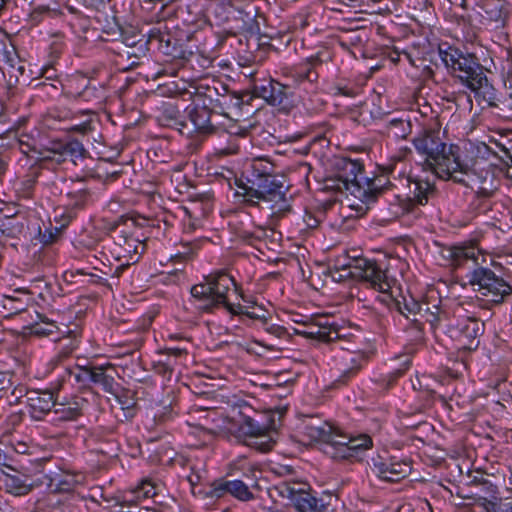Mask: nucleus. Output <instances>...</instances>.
<instances>
[{
	"mask_svg": "<svg viewBox=\"0 0 512 512\" xmlns=\"http://www.w3.org/2000/svg\"><path fill=\"white\" fill-rule=\"evenodd\" d=\"M442 59L453 74L475 92L476 97L487 103L488 106H498L495 90L488 82L483 66L474 55H464L458 50H454L445 52Z\"/></svg>",
	"mask_w": 512,
	"mask_h": 512,
	"instance_id": "obj_1",
	"label": "nucleus"
},
{
	"mask_svg": "<svg viewBox=\"0 0 512 512\" xmlns=\"http://www.w3.org/2000/svg\"><path fill=\"white\" fill-rule=\"evenodd\" d=\"M248 183L250 185L242 186L243 195L248 203H262V209L269 211L270 216L276 219L290 212L291 205L286 197L287 187L282 175L248 179Z\"/></svg>",
	"mask_w": 512,
	"mask_h": 512,
	"instance_id": "obj_2",
	"label": "nucleus"
},
{
	"mask_svg": "<svg viewBox=\"0 0 512 512\" xmlns=\"http://www.w3.org/2000/svg\"><path fill=\"white\" fill-rule=\"evenodd\" d=\"M415 149L425 155L423 169L433 174L447 175L449 164H454V146H448L439 130L425 129L413 140Z\"/></svg>",
	"mask_w": 512,
	"mask_h": 512,
	"instance_id": "obj_3",
	"label": "nucleus"
},
{
	"mask_svg": "<svg viewBox=\"0 0 512 512\" xmlns=\"http://www.w3.org/2000/svg\"><path fill=\"white\" fill-rule=\"evenodd\" d=\"M162 26V76H175L177 71L183 67L186 59V52L183 49L185 32L180 29L178 18L163 22Z\"/></svg>",
	"mask_w": 512,
	"mask_h": 512,
	"instance_id": "obj_4",
	"label": "nucleus"
},
{
	"mask_svg": "<svg viewBox=\"0 0 512 512\" xmlns=\"http://www.w3.org/2000/svg\"><path fill=\"white\" fill-rule=\"evenodd\" d=\"M236 288V283L228 274L220 271L215 275L206 277L205 283L196 284L191 288L193 297L207 301L210 306L223 305L229 312L233 314L240 313L241 306L237 308L228 301V292L231 287Z\"/></svg>",
	"mask_w": 512,
	"mask_h": 512,
	"instance_id": "obj_5",
	"label": "nucleus"
},
{
	"mask_svg": "<svg viewBox=\"0 0 512 512\" xmlns=\"http://www.w3.org/2000/svg\"><path fill=\"white\" fill-rule=\"evenodd\" d=\"M468 281L481 299L492 304H501L512 294V286L488 268H475Z\"/></svg>",
	"mask_w": 512,
	"mask_h": 512,
	"instance_id": "obj_6",
	"label": "nucleus"
},
{
	"mask_svg": "<svg viewBox=\"0 0 512 512\" xmlns=\"http://www.w3.org/2000/svg\"><path fill=\"white\" fill-rule=\"evenodd\" d=\"M156 219H150L139 214H129L122 215L118 218V220L109 222L105 227L109 232L116 233L114 237L117 244L122 246L123 244H127L129 248L133 247L134 252L138 253L137 248L141 243V240L136 237V230L138 227H152L155 228L157 225L155 224ZM127 252H131L130 249L126 250Z\"/></svg>",
	"mask_w": 512,
	"mask_h": 512,
	"instance_id": "obj_7",
	"label": "nucleus"
},
{
	"mask_svg": "<svg viewBox=\"0 0 512 512\" xmlns=\"http://www.w3.org/2000/svg\"><path fill=\"white\" fill-rule=\"evenodd\" d=\"M484 331V321L474 314L462 315L460 312H457L456 322L449 327L450 336L458 342L460 349L467 351L478 348Z\"/></svg>",
	"mask_w": 512,
	"mask_h": 512,
	"instance_id": "obj_8",
	"label": "nucleus"
},
{
	"mask_svg": "<svg viewBox=\"0 0 512 512\" xmlns=\"http://www.w3.org/2000/svg\"><path fill=\"white\" fill-rule=\"evenodd\" d=\"M346 267L349 269L350 276L368 282L372 288L382 293H387L391 288L385 271L376 261L357 258L353 260V264Z\"/></svg>",
	"mask_w": 512,
	"mask_h": 512,
	"instance_id": "obj_9",
	"label": "nucleus"
},
{
	"mask_svg": "<svg viewBox=\"0 0 512 512\" xmlns=\"http://www.w3.org/2000/svg\"><path fill=\"white\" fill-rule=\"evenodd\" d=\"M191 98L170 97L162 100V126L174 128L182 134V128L186 127L185 111Z\"/></svg>",
	"mask_w": 512,
	"mask_h": 512,
	"instance_id": "obj_10",
	"label": "nucleus"
},
{
	"mask_svg": "<svg viewBox=\"0 0 512 512\" xmlns=\"http://www.w3.org/2000/svg\"><path fill=\"white\" fill-rule=\"evenodd\" d=\"M343 169L348 172V175L345 177L338 175L326 180L325 188L340 193L349 192L357 196V193H361L360 181L357 178V172L361 171V166L355 161L346 160L343 162Z\"/></svg>",
	"mask_w": 512,
	"mask_h": 512,
	"instance_id": "obj_11",
	"label": "nucleus"
},
{
	"mask_svg": "<svg viewBox=\"0 0 512 512\" xmlns=\"http://www.w3.org/2000/svg\"><path fill=\"white\" fill-rule=\"evenodd\" d=\"M467 186L474 189L478 196L490 197L498 190L499 180L490 169H473L469 178L465 180Z\"/></svg>",
	"mask_w": 512,
	"mask_h": 512,
	"instance_id": "obj_12",
	"label": "nucleus"
},
{
	"mask_svg": "<svg viewBox=\"0 0 512 512\" xmlns=\"http://www.w3.org/2000/svg\"><path fill=\"white\" fill-rule=\"evenodd\" d=\"M286 90L285 85L276 81H269L267 85L259 88V96L269 104L279 107L280 110L289 111L293 104Z\"/></svg>",
	"mask_w": 512,
	"mask_h": 512,
	"instance_id": "obj_13",
	"label": "nucleus"
},
{
	"mask_svg": "<svg viewBox=\"0 0 512 512\" xmlns=\"http://www.w3.org/2000/svg\"><path fill=\"white\" fill-rule=\"evenodd\" d=\"M57 401L58 396L51 391H31L27 396L31 415L35 419H41L43 415L50 412Z\"/></svg>",
	"mask_w": 512,
	"mask_h": 512,
	"instance_id": "obj_14",
	"label": "nucleus"
},
{
	"mask_svg": "<svg viewBox=\"0 0 512 512\" xmlns=\"http://www.w3.org/2000/svg\"><path fill=\"white\" fill-rule=\"evenodd\" d=\"M482 17L494 24L496 28L503 27L508 18V10L503 0H482Z\"/></svg>",
	"mask_w": 512,
	"mask_h": 512,
	"instance_id": "obj_15",
	"label": "nucleus"
},
{
	"mask_svg": "<svg viewBox=\"0 0 512 512\" xmlns=\"http://www.w3.org/2000/svg\"><path fill=\"white\" fill-rule=\"evenodd\" d=\"M297 333L322 342H333L340 338L338 329L327 322L318 321L306 326L305 330H297Z\"/></svg>",
	"mask_w": 512,
	"mask_h": 512,
	"instance_id": "obj_16",
	"label": "nucleus"
},
{
	"mask_svg": "<svg viewBox=\"0 0 512 512\" xmlns=\"http://www.w3.org/2000/svg\"><path fill=\"white\" fill-rule=\"evenodd\" d=\"M78 380H89L103 387L104 391L112 392L114 377L107 373L104 367H85L81 370V374L77 376Z\"/></svg>",
	"mask_w": 512,
	"mask_h": 512,
	"instance_id": "obj_17",
	"label": "nucleus"
},
{
	"mask_svg": "<svg viewBox=\"0 0 512 512\" xmlns=\"http://www.w3.org/2000/svg\"><path fill=\"white\" fill-rule=\"evenodd\" d=\"M244 409L245 411L238 410L237 414L234 413L231 417V421L238 426L239 432L248 436L250 439L266 428L260 426L252 416L247 414V412L251 411L250 407H245ZM234 412L236 411L234 410Z\"/></svg>",
	"mask_w": 512,
	"mask_h": 512,
	"instance_id": "obj_18",
	"label": "nucleus"
},
{
	"mask_svg": "<svg viewBox=\"0 0 512 512\" xmlns=\"http://www.w3.org/2000/svg\"><path fill=\"white\" fill-rule=\"evenodd\" d=\"M4 485L9 493L17 496L26 495L33 488V483L30 477L19 472H15V474H6Z\"/></svg>",
	"mask_w": 512,
	"mask_h": 512,
	"instance_id": "obj_19",
	"label": "nucleus"
},
{
	"mask_svg": "<svg viewBox=\"0 0 512 512\" xmlns=\"http://www.w3.org/2000/svg\"><path fill=\"white\" fill-rule=\"evenodd\" d=\"M332 426L327 422L310 419L303 426L304 434L308 436L311 441L327 442L331 438Z\"/></svg>",
	"mask_w": 512,
	"mask_h": 512,
	"instance_id": "obj_20",
	"label": "nucleus"
},
{
	"mask_svg": "<svg viewBox=\"0 0 512 512\" xmlns=\"http://www.w3.org/2000/svg\"><path fill=\"white\" fill-rule=\"evenodd\" d=\"M36 320L28 325L23 326V330L30 335L38 337H46L57 332L58 327L54 321H49L47 317L35 312Z\"/></svg>",
	"mask_w": 512,
	"mask_h": 512,
	"instance_id": "obj_21",
	"label": "nucleus"
},
{
	"mask_svg": "<svg viewBox=\"0 0 512 512\" xmlns=\"http://www.w3.org/2000/svg\"><path fill=\"white\" fill-rule=\"evenodd\" d=\"M454 164H449L448 171H444L447 175L435 174L438 178L443 180L452 179L455 182L462 183L467 186L466 179L469 178V174L473 173V169H468L461 165L458 156L453 154Z\"/></svg>",
	"mask_w": 512,
	"mask_h": 512,
	"instance_id": "obj_22",
	"label": "nucleus"
},
{
	"mask_svg": "<svg viewBox=\"0 0 512 512\" xmlns=\"http://www.w3.org/2000/svg\"><path fill=\"white\" fill-rule=\"evenodd\" d=\"M53 151L60 156H69L73 163H75L76 159L83 158L86 153L82 143L77 140L53 143Z\"/></svg>",
	"mask_w": 512,
	"mask_h": 512,
	"instance_id": "obj_23",
	"label": "nucleus"
},
{
	"mask_svg": "<svg viewBox=\"0 0 512 512\" xmlns=\"http://www.w3.org/2000/svg\"><path fill=\"white\" fill-rule=\"evenodd\" d=\"M292 495V499L296 509L299 512H323V505H319L318 500L313 497L311 494L306 492H299L294 494V492L290 491Z\"/></svg>",
	"mask_w": 512,
	"mask_h": 512,
	"instance_id": "obj_24",
	"label": "nucleus"
},
{
	"mask_svg": "<svg viewBox=\"0 0 512 512\" xmlns=\"http://www.w3.org/2000/svg\"><path fill=\"white\" fill-rule=\"evenodd\" d=\"M411 467L406 462H395L380 470V477L388 482H398L410 473Z\"/></svg>",
	"mask_w": 512,
	"mask_h": 512,
	"instance_id": "obj_25",
	"label": "nucleus"
},
{
	"mask_svg": "<svg viewBox=\"0 0 512 512\" xmlns=\"http://www.w3.org/2000/svg\"><path fill=\"white\" fill-rule=\"evenodd\" d=\"M479 255L480 250L473 245L456 247L452 251V261L455 266H462L469 261L478 265Z\"/></svg>",
	"mask_w": 512,
	"mask_h": 512,
	"instance_id": "obj_26",
	"label": "nucleus"
},
{
	"mask_svg": "<svg viewBox=\"0 0 512 512\" xmlns=\"http://www.w3.org/2000/svg\"><path fill=\"white\" fill-rule=\"evenodd\" d=\"M84 179H79L77 181L71 180L69 184L66 185V195L74 200L75 207H83L89 197V190L86 187H82V182Z\"/></svg>",
	"mask_w": 512,
	"mask_h": 512,
	"instance_id": "obj_27",
	"label": "nucleus"
},
{
	"mask_svg": "<svg viewBox=\"0 0 512 512\" xmlns=\"http://www.w3.org/2000/svg\"><path fill=\"white\" fill-rule=\"evenodd\" d=\"M101 34L99 38L103 41L118 42L119 36L123 35V28L118 23L115 16L105 18V23L101 25Z\"/></svg>",
	"mask_w": 512,
	"mask_h": 512,
	"instance_id": "obj_28",
	"label": "nucleus"
},
{
	"mask_svg": "<svg viewBox=\"0 0 512 512\" xmlns=\"http://www.w3.org/2000/svg\"><path fill=\"white\" fill-rule=\"evenodd\" d=\"M275 166L273 163L264 158L254 159L251 164V172L248 179L268 178L275 176Z\"/></svg>",
	"mask_w": 512,
	"mask_h": 512,
	"instance_id": "obj_29",
	"label": "nucleus"
},
{
	"mask_svg": "<svg viewBox=\"0 0 512 512\" xmlns=\"http://www.w3.org/2000/svg\"><path fill=\"white\" fill-rule=\"evenodd\" d=\"M414 185V200L420 205L427 204L436 194L435 186L428 181H416Z\"/></svg>",
	"mask_w": 512,
	"mask_h": 512,
	"instance_id": "obj_30",
	"label": "nucleus"
},
{
	"mask_svg": "<svg viewBox=\"0 0 512 512\" xmlns=\"http://www.w3.org/2000/svg\"><path fill=\"white\" fill-rule=\"evenodd\" d=\"M367 180V189L363 191V195H367L369 198L376 199V197L382 193L387 186L390 184L388 177L384 174L378 175L373 179Z\"/></svg>",
	"mask_w": 512,
	"mask_h": 512,
	"instance_id": "obj_31",
	"label": "nucleus"
},
{
	"mask_svg": "<svg viewBox=\"0 0 512 512\" xmlns=\"http://www.w3.org/2000/svg\"><path fill=\"white\" fill-rule=\"evenodd\" d=\"M189 120L196 130L205 131L210 127V112L205 108H194L189 112Z\"/></svg>",
	"mask_w": 512,
	"mask_h": 512,
	"instance_id": "obj_32",
	"label": "nucleus"
},
{
	"mask_svg": "<svg viewBox=\"0 0 512 512\" xmlns=\"http://www.w3.org/2000/svg\"><path fill=\"white\" fill-rule=\"evenodd\" d=\"M249 445L261 452H269L275 445L273 437L265 430L249 439Z\"/></svg>",
	"mask_w": 512,
	"mask_h": 512,
	"instance_id": "obj_33",
	"label": "nucleus"
},
{
	"mask_svg": "<svg viewBox=\"0 0 512 512\" xmlns=\"http://www.w3.org/2000/svg\"><path fill=\"white\" fill-rule=\"evenodd\" d=\"M162 96L169 99L170 97L191 98V93L185 87H180L175 81H166L162 83Z\"/></svg>",
	"mask_w": 512,
	"mask_h": 512,
	"instance_id": "obj_34",
	"label": "nucleus"
},
{
	"mask_svg": "<svg viewBox=\"0 0 512 512\" xmlns=\"http://www.w3.org/2000/svg\"><path fill=\"white\" fill-rule=\"evenodd\" d=\"M387 128L391 136L404 139L410 132V123L402 119H392Z\"/></svg>",
	"mask_w": 512,
	"mask_h": 512,
	"instance_id": "obj_35",
	"label": "nucleus"
},
{
	"mask_svg": "<svg viewBox=\"0 0 512 512\" xmlns=\"http://www.w3.org/2000/svg\"><path fill=\"white\" fill-rule=\"evenodd\" d=\"M137 498H153L157 496L158 490L157 485L148 479L143 480L133 491Z\"/></svg>",
	"mask_w": 512,
	"mask_h": 512,
	"instance_id": "obj_36",
	"label": "nucleus"
},
{
	"mask_svg": "<svg viewBox=\"0 0 512 512\" xmlns=\"http://www.w3.org/2000/svg\"><path fill=\"white\" fill-rule=\"evenodd\" d=\"M229 494L234 497L246 501L253 497V494L249 491L248 487L240 480L229 481Z\"/></svg>",
	"mask_w": 512,
	"mask_h": 512,
	"instance_id": "obj_37",
	"label": "nucleus"
},
{
	"mask_svg": "<svg viewBox=\"0 0 512 512\" xmlns=\"http://www.w3.org/2000/svg\"><path fill=\"white\" fill-rule=\"evenodd\" d=\"M140 41V34L133 27L123 28V35L119 36L118 44L125 45L126 48H134Z\"/></svg>",
	"mask_w": 512,
	"mask_h": 512,
	"instance_id": "obj_38",
	"label": "nucleus"
},
{
	"mask_svg": "<svg viewBox=\"0 0 512 512\" xmlns=\"http://www.w3.org/2000/svg\"><path fill=\"white\" fill-rule=\"evenodd\" d=\"M76 481L72 476H65L60 479H53L50 486L55 492H72L75 488Z\"/></svg>",
	"mask_w": 512,
	"mask_h": 512,
	"instance_id": "obj_39",
	"label": "nucleus"
},
{
	"mask_svg": "<svg viewBox=\"0 0 512 512\" xmlns=\"http://www.w3.org/2000/svg\"><path fill=\"white\" fill-rule=\"evenodd\" d=\"M372 445V439L368 435H361L357 438H349L347 449L352 451L366 450Z\"/></svg>",
	"mask_w": 512,
	"mask_h": 512,
	"instance_id": "obj_40",
	"label": "nucleus"
},
{
	"mask_svg": "<svg viewBox=\"0 0 512 512\" xmlns=\"http://www.w3.org/2000/svg\"><path fill=\"white\" fill-rule=\"evenodd\" d=\"M291 76L298 83H302L304 81L315 82L318 78V73L311 68H299L295 70Z\"/></svg>",
	"mask_w": 512,
	"mask_h": 512,
	"instance_id": "obj_41",
	"label": "nucleus"
},
{
	"mask_svg": "<svg viewBox=\"0 0 512 512\" xmlns=\"http://www.w3.org/2000/svg\"><path fill=\"white\" fill-rule=\"evenodd\" d=\"M229 481H215L211 484L210 490L206 492V495L213 498H221L226 494H229Z\"/></svg>",
	"mask_w": 512,
	"mask_h": 512,
	"instance_id": "obj_42",
	"label": "nucleus"
},
{
	"mask_svg": "<svg viewBox=\"0 0 512 512\" xmlns=\"http://www.w3.org/2000/svg\"><path fill=\"white\" fill-rule=\"evenodd\" d=\"M207 412L208 414L205 416V419L208 418V415L211 413V411H209L207 408H198L194 411V413H189V419L187 420L188 424L191 425V426H195V427H198L200 429H202L203 431L205 432H213V429L210 428V427H207L205 423H202L201 422V417L198 419L196 417V413H205ZM212 413H214V411H212Z\"/></svg>",
	"mask_w": 512,
	"mask_h": 512,
	"instance_id": "obj_43",
	"label": "nucleus"
},
{
	"mask_svg": "<svg viewBox=\"0 0 512 512\" xmlns=\"http://www.w3.org/2000/svg\"><path fill=\"white\" fill-rule=\"evenodd\" d=\"M36 183L35 176H28L26 179L21 181L17 192L23 198H31Z\"/></svg>",
	"mask_w": 512,
	"mask_h": 512,
	"instance_id": "obj_44",
	"label": "nucleus"
},
{
	"mask_svg": "<svg viewBox=\"0 0 512 512\" xmlns=\"http://www.w3.org/2000/svg\"><path fill=\"white\" fill-rule=\"evenodd\" d=\"M56 412L58 413L60 412V410H56ZM61 413V419L63 420H75L82 414L81 408L78 406L77 403H75V406L73 407L69 406L67 408H63L61 410Z\"/></svg>",
	"mask_w": 512,
	"mask_h": 512,
	"instance_id": "obj_45",
	"label": "nucleus"
},
{
	"mask_svg": "<svg viewBox=\"0 0 512 512\" xmlns=\"http://www.w3.org/2000/svg\"><path fill=\"white\" fill-rule=\"evenodd\" d=\"M495 145L499 149V151H494L495 155H497L500 160L505 163L506 166L510 164L509 156H512V146L508 147L505 144L497 142Z\"/></svg>",
	"mask_w": 512,
	"mask_h": 512,
	"instance_id": "obj_46",
	"label": "nucleus"
},
{
	"mask_svg": "<svg viewBox=\"0 0 512 512\" xmlns=\"http://www.w3.org/2000/svg\"><path fill=\"white\" fill-rule=\"evenodd\" d=\"M15 222V219H10L7 223V225H5V229H4V232H7L8 235L10 236H16V234H19L22 232L23 230V223H20V222Z\"/></svg>",
	"mask_w": 512,
	"mask_h": 512,
	"instance_id": "obj_47",
	"label": "nucleus"
},
{
	"mask_svg": "<svg viewBox=\"0 0 512 512\" xmlns=\"http://www.w3.org/2000/svg\"><path fill=\"white\" fill-rule=\"evenodd\" d=\"M331 438L332 439L327 440L326 443L332 444L334 446L340 445L347 447L348 438L344 435L339 434L334 428H332L331 430Z\"/></svg>",
	"mask_w": 512,
	"mask_h": 512,
	"instance_id": "obj_48",
	"label": "nucleus"
},
{
	"mask_svg": "<svg viewBox=\"0 0 512 512\" xmlns=\"http://www.w3.org/2000/svg\"><path fill=\"white\" fill-rule=\"evenodd\" d=\"M175 403H176V402H175V398H174V396L170 397V396L168 395V405H167V406L165 405V406L163 407V410H162V421H163L164 419H171V418H172V414H173V409H172V407H173V405H174Z\"/></svg>",
	"mask_w": 512,
	"mask_h": 512,
	"instance_id": "obj_49",
	"label": "nucleus"
},
{
	"mask_svg": "<svg viewBox=\"0 0 512 512\" xmlns=\"http://www.w3.org/2000/svg\"><path fill=\"white\" fill-rule=\"evenodd\" d=\"M177 12L178 6L165 7L164 13L162 14V22H168L170 19L178 18Z\"/></svg>",
	"mask_w": 512,
	"mask_h": 512,
	"instance_id": "obj_50",
	"label": "nucleus"
},
{
	"mask_svg": "<svg viewBox=\"0 0 512 512\" xmlns=\"http://www.w3.org/2000/svg\"><path fill=\"white\" fill-rule=\"evenodd\" d=\"M131 48H126L125 45L118 44L117 49H113V52L116 53L121 59L123 57H127L130 59L131 57H137L136 54L130 52Z\"/></svg>",
	"mask_w": 512,
	"mask_h": 512,
	"instance_id": "obj_51",
	"label": "nucleus"
},
{
	"mask_svg": "<svg viewBox=\"0 0 512 512\" xmlns=\"http://www.w3.org/2000/svg\"><path fill=\"white\" fill-rule=\"evenodd\" d=\"M303 221L307 228L314 229L318 226L319 220L315 218V216L310 212H305V215L303 217Z\"/></svg>",
	"mask_w": 512,
	"mask_h": 512,
	"instance_id": "obj_52",
	"label": "nucleus"
},
{
	"mask_svg": "<svg viewBox=\"0 0 512 512\" xmlns=\"http://www.w3.org/2000/svg\"><path fill=\"white\" fill-rule=\"evenodd\" d=\"M487 512H512V504H510V503L492 504V508L488 509Z\"/></svg>",
	"mask_w": 512,
	"mask_h": 512,
	"instance_id": "obj_53",
	"label": "nucleus"
},
{
	"mask_svg": "<svg viewBox=\"0 0 512 512\" xmlns=\"http://www.w3.org/2000/svg\"><path fill=\"white\" fill-rule=\"evenodd\" d=\"M71 131L79 132L81 134H86L91 131V126L89 122H84L80 125H75L71 128Z\"/></svg>",
	"mask_w": 512,
	"mask_h": 512,
	"instance_id": "obj_54",
	"label": "nucleus"
},
{
	"mask_svg": "<svg viewBox=\"0 0 512 512\" xmlns=\"http://www.w3.org/2000/svg\"><path fill=\"white\" fill-rule=\"evenodd\" d=\"M185 351V349L183 348H180V347H175V348H170V347H164L162 348V354H168V355H174V356H179L181 355L183 352Z\"/></svg>",
	"mask_w": 512,
	"mask_h": 512,
	"instance_id": "obj_55",
	"label": "nucleus"
},
{
	"mask_svg": "<svg viewBox=\"0 0 512 512\" xmlns=\"http://www.w3.org/2000/svg\"><path fill=\"white\" fill-rule=\"evenodd\" d=\"M404 309L407 310L408 313H412V314L421 313L423 310V308L416 302H412L411 306L405 304Z\"/></svg>",
	"mask_w": 512,
	"mask_h": 512,
	"instance_id": "obj_56",
	"label": "nucleus"
},
{
	"mask_svg": "<svg viewBox=\"0 0 512 512\" xmlns=\"http://www.w3.org/2000/svg\"><path fill=\"white\" fill-rule=\"evenodd\" d=\"M10 386V380L7 378V375L0 372V392L5 391Z\"/></svg>",
	"mask_w": 512,
	"mask_h": 512,
	"instance_id": "obj_57",
	"label": "nucleus"
},
{
	"mask_svg": "<svg viewBox=\"0 0 512 512\" xmlns=\"http://www.w3.org/2000/svg\"><path fill=\"white\" fill-rule=\"evenodd\" d=\"M182 273V269H170L162 270V275H167L168 277L179 278V275Z\"/></svg>",
	"mask_w": 512,
	"mask_h": 512,
	"instance_id": "obj_58",
	"label": "nucleus"
},
{
	"mask_svg": "<svg viewBox=\"0 0 512 512\" xmlns=\"http://www.w3.org/2000/svg\"><path fill=\"white\" fill-rule=\"evenodd\" d=\"M50 151L53 153V156H49L50 159H53L58 163L64 162L66 160L67 156H60L58 153L53 151V147L50 149Z\"/></svg>",
	"mask_w": 512,
	"mask_h": 512,
	"instance_id": "obj_59",
	"label": "nucleus"
},
{
	"mask_svg": "<svg viewBox=\"0 0 512 512\" xmlns=\"http://www.w3.org/2000/svg\"><path fill=\"white\" fill-rule=\"evenodd\" d=\"M188 481L192 486H196L200 482V476L196 473H192L188 476Z\"/></svg>",
	"mask_w": 512,
	"mask_h": 512,
	"instance_id": "obj_60",
	"label": "nucleus"
},
{
	"mask_svg": "<svg viewBox=\"0 0 512 512\" xmlns=\"http://www.w3.org/2000/svg\"><path fill=\"white\" fill-rule=\"evenodd\" d=\"M178 0H162V14L164 13L165 7L177 6Z\"/></svg>",
	"mask_w": 512,
	"mask_h": 512,
	"instance_id": "obj_61",
	"label": "nucleus"
},
{
	"mask_svg": "<svg viewBox=\"0 0 512 512\" xmlns=\"http://www.w3.org/2000/svg\"><path fill=\"white\" fill-rule=\"evenodd\" d=\"M177 279L178 278L168 277L167 275H165V278L162 279V283L163 284H170V283L175 284Z\"/></svg>",
	"mask_w": 512,
	"mask_h": 512,
	"instance_id": "obj_62",
	"label": "nucleus"
},
{
	"mask_svg": "<svg viewBox=\"0 0 512 512\" xmlns=\"http://www.w3.org/2000/svg\"><path fill=\"white\" fill-rule=\"evenodd\" d=\"M167 371H169L170 375L172 374V368L167 363H162V375H164Z\"/></svg>",
	"mask_w": 512,
	"mask_h": 512,
	"instance_id": "obj_63",
	"label": "nucleus"
},
{
	"mask_svg": "<svg viewBox=\"0 0 512 512\" xmlns=\"http://www.w3.org/2000/svg\"><path fill=\"white\" fill-rule=\"evenodd\" d=\"M125 267H126L125 265H120L119 267H117V268H116V270H115V273H114V274H115L117 277H119V276H120V274L122 273V271L125 269Z\"/></svg>",
	"mask_w": 512,
	"mask_h": 512,
	"instance_id": "obj_64",
	"label": "nucleus"
}]
</instances>
